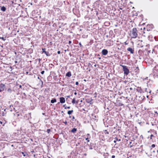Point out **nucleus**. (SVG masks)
I'll list each match as a JSON object with an SVG mask.
<instances>
[{"label": "nucleus", "mask_w": 158, "mask_h": 158, "mask_svg": "<svg viewBox=\"0 0 158 158\" xmlns=\"http://www.w3.org/2000/svg\"><path fill=\"white\" fill-rule=\"evenodd\" d=\"M123 68V70L124 72V73L126 75H127L129 73V70L127 67L124 65H122Z\"/></svg>", "instance_id": "obj_3"}, {"label": "nucleus", "mask_w": 158, "mask_h": 158, "mask_svg": "<svg viewBox=\"0 0 158 158\" xmlns=\"http://www.w3.org/2000/svg\"><path fill=\"white\" fill-rule=\"evenodd\" d=\"M5 85L2 83L0 84V92L3 91L4 90Z\"/></svg>", "instance_id": "obj_5"}, {"label": "nucleus", "mask_w": 158, "mask_h": 158, "mask_svg": "<svg viewBox=\"0 0 158 158\" xmlns=\"http://www.w3.org/2000/svg\"><path fill=\"white\" fill-rule=\"evenodd\" d=\"M76 103H78V102H76Z\"/></svg>", "instance_id": "obj_58"}, {"label": "nucleus", "mask_w": 158, "mask_h": 158, "mask_svg": "<svg viewBox=\"0 0 158 158\" xmlns=\"http://www.w3.org/2000/svg\"><path fill=\"white\" fill-rule=\"evenodd\" d=\"M1 10L3 11H5L6 10V8L4 6H1Z\"/></svg>", "instance_id": "obj_12"}, {"label": "nucleus", "mask_w": 158, "mask_h": 158, "mask_svg": "<svg viewBox=\"0 0 158 158\" xmlns=\"http://www.w3.org/2000/svg\"><path fill=\"white\" fill-rule=\"evenodd\" d=\"M87 142H89V139L87 140Z\"/></svg>", "instance_id": "obj_44"}, {"label": "nucleus", "mask_w": 158, "mask_h": 158, "mask_svg": "<svg viewBox=\"0 0 158 158\" xmlns=\"http://www.w3.org/2000/svg\"><path fill=\"white\" fill-rule=\"evenodd\" d=\"M116 44L117 46H119V47H120L121 48H120L119 47L118 48V50H120L121 48V47L122 46V44L120 42H119L118 40H117L116 41Z\"/></svg>", "instance_id": "obj_9"}, {"label": "nucleus", "mask_w": 158, "mask_h": 158, "mask_svg": "<svg viewBox=\"0 0 158 158\" xmlns=\"http://www.w3.org/2000/svg\"><path fill=\"white\" fill-rule=\"evenodd\" d=\"M137 91L139 92L140 93L141 92V89L140 88H139V89H138V90H137Z\"/></svg>", "instance_id": "obj_25"}, {"label": "nucleus", "mask_w": 158, "mask_h": 158, "mask_svg": "<svg viewBox=\"0 0 158 158\" xmlns=\"http://www.w3.org/2000/svg\"><path fill=\"white\" fill-rule=\"evenodd\" d=\"M143 29H144V30H145V29H146L147 31H148V29L146 28L145 27H144L143 28Z\"/></svg>", "instance_id": "obj_34"}, {"label": "nucleus", "mask_w": 158, "mask_h": 158, "mask_svg": "<svg viewBox=\"0 0 158 158\" xmlns=\"http://www.w3.org/2000/svg\"><path fill=\"white\" fill-rule=\"evenodd\" d=\"M64 123L65 125H67V122H66V121H65V122H64Z\"/></svg>", "instance_id": "obj_32"}, {"label": "nucleus", "mask_w": 158, "mask_h": 158, "mask_svg": "<svg viewBox=\"0 0 158 158\" xmlns=\"http://www.w3.org/2000/svg\"><path fill=\"white\" fill-rule=\"evenodd\" d=\"M69 117L70 118H71V116H69Z\"/></svg>", "instance_id": "obj_56"}, {"label": "nucleus", "mask_w": 158, "mask_h": 158, "mask_svg": "<svg viewBox=\"0 0 158 158\" xmlns=\"http://www.w3.org/2000/svg\"><path fill=\"white\" fill-rule=\"evenodd\" d=\"M102 53L103 55H106L107 54L108 51L106 49H104L102 50Z\"/></svg>", "instance_id": "obj_8"}, {"label": "nucleus", "mask_w": 158, "mask_h": 158, "mask_svg": "<svg viewBox=\"0 0 158 158\" xmlns=\"http://www.w3.org/2000/svg\"><path fill=\"white\" fill-rule=\"evenodd\" d=\"M56 102V100L55 98H54L53 99H52L51 101V103H53L55 102Z\"/></svg>", "instance_id": "obj_15"}, {"label": "nucleus", "mask_w": 158, "mask_h": 158, "mask_svg": "<svg viewBox=\"0 0 158 158\" xmlns=\"http://www.w3.org/2000/svg\"><path fill=\"white\" fill-rule=\"evenodd\" d=\"M114 42L112 40H107L106 42V45L108 46H111L113 44Z\"/></svg>", "instance_id": "obj_4"}, {"label": "nucleus", "mask_w": 158, "mask_h": 158, "mask_svg": "<svg viewBox=\"0 0 158 158\" xmlns=\"http://www.w3.org/2000/svg\"><path fill=\"white\" fill-rule=\"evenodd\" d=\"M70 97V96H67V97H68V98H69Z\"/></svg>", "instance_id": "obj_48"}, {"label": "nucleus", "mask_w": 158, "mask_h": 158, "mask_svg": "<svg viewBox=\"0 0 158 158\" xmlns=\"http://www.w3.org/2000/svg\"><path fill=\"white\" fill-rule=\"evenodd\" d=\"M115 157V156L114 155H113L112 156V158H114Z\"/></svg>", "instance_id": "obj_36"}, {"label": "nucleus", "mask_w": 158, "mask_h": 158, "mask_svg": "<svg viewBox=\"0 0 158 158\" xmlns=\"http://www.w3.org/2000/svg\"><path fill=\"white\" fill-rule=\"evenodd\" d=\"M74 94L75 95H76L77 94V93L76 92H75Z\"/></svg>", "instance_id": "obj_45"}, {"label": "nucleus", "mask_w": 158, "mask_h": 158, "mask_svg": "<svg viewBox=\"0 0 158 158\" xmlns=\"http://www.w3.org/2000/svg\"><path fill=\"white\" fill-rule=\"evenodd\" d=\"M47 131L48 133H49L51 131L50 129H48Z\"/></svg>", "instance_id": "obj_24"}, {"label": "nucleus", "mask_w": 158, "mask_h": 158, "mask_svg": "<svg viewBox=\"0 0 158 158\" xmlns=\"http://www.w3.org/2000/svg\"><path fill=\"white\" fill-rule=\"evenodd\" d=\"M104 131L105 134H109V132L107 131L106 130H104Z\"/></svg>", "instance_id": "obj_20"}, {"label": "nucleus", "mask_w": 158, "mask_h": 158, "mask_svg": "<svg viewBox=\"0 0 158 158\" xmlns=\"http://www.w3.org/2000/svg\"><path fill=\"white\" fill-rule=\"evenodd\" d=\"M151 90H150L149 92V93H151Z\"/></svg>", "instance_id": "obj_50"}, {"label": "nucleus", "mask_w": 158, "mask_h": 158, "mask_svg": "<svg viewBox=\"0 0 158 158\" xmlns=\"http://www.w3.org/2000/svg\"><path fill=\"white\" fill-rule=\"evenodd\" d=\"M153 136H154V135H152V134L151 135H150V139H152V137H153Z\"/></svg>", "instance_id": "obj_28"}, {"label": "nucleus", "mask_w": 158, "mask_h": 158, "mask_svg": "<svg viewBox=\"0 0 158 158\" xmlns=\"http://www.w3.org/2000/svg\"><path fill=\"white\" fill-rule=\"evenodd\" d=\"M71 75H72L70 72H69L66 74V76L69 77H70Z\"/></svg>", "instance_id": "obj_13"}, {"label": "nucleus", "mask_w": 158, "mask_h": 158, "mask_svg": "<svg viewBox=\"0 0 158 158\" xmlns=\"http://www.w3.org/2000/svg\"><path fill=\"white\" fill-rule=\"evenodd\" d=\"M86 136H87V137H88V138H89V139H90L91 138V136H90L89 134H87L86 135Z\"/></svg>", "instance_id": "obj_22"}, {"label": "nucleus", "mask_w": 158, "mask_h": 158, "mask_svg": "<svg viewBox=\"0 0 158 158\" xmlns=\"http://www.w3.org/2000/svg\"><path fill=\"white\" fill-rule=\"evenodd\" d=\"M125 43V44L126 45H127V44H128V43H127L126 42H125V43Z\"/></svg>", "instance_id": "obj_43"}, {"label": "nucleus", "mask_w": 158, "mask_h": 158, "mask_svg": "<svg viewBox=\"0 0 158 158\" xmlns=\"http://www.w3.org/2000/svg\"><path fill=\"white\" fill-rule=\"evenodd\" d=\"M44 71H41V73L42 74H44Z\"/></svg>", "instance_id": "obj_30"}, {"label": "nucleus", "mask_w": 158, "mask_h": 158, "mask_svg": "<svg viewBox=\"0 0 158 158\" xmlns=\"http://www.w3.org/2000/svg\"><path fill=\"white\" fill-rule=\"evenodd\" d=\"M63 107H64L65 109H70V106H67L65 104L63 105Z\"/></svg>", "instance_id": "obj_16"}, {"label": "nucleus", "mask_w": 158, "mask_h": 158, "mask_svg": "<svg viewBox=\"0 0 158 158\" xmlns=\"http://www.w3.org/2000/svg\"><path fill=\"white\" fill-rule=\"evenodd\" d=\"M79 44L80 45L81 47H82V45H81V43H79Z\"/></svg>", "instance_id": "obj_42"}, {"label": "nucleus", "mask_w": 158, "mask_h": 158, "mask_svg": "<svg viewBox=\"0 0 158 158\" xmlns=\"http://www.w3.org/2000/svg\"><path fill=\"white\" fill-rule=\"evenodd\" d=\"M155 147V145L154 144H153L152 145V148H154Z\"/></svg>", "instance_id": "obj_29"}, {"label": "nucleus", "mask_w": 158, "mask_h": 158, "mask_svg": "<svg viewBox=\"0 0 158 158\" xmlns=\"http://www.w3.org/2000/svg\"><path fill=\"white\" fill-rule=\"evenodd\" d=\"M139 69L138 66L136 67V69H135V71L136 72H139Z\"/></svg>", "instance_id": "obj_18"}, {"label": "nucleus", "mask_w": 158, "mask_h": 158, "mask_svg": "<svg viewBox=\"0 0 158 158\" xmlns=\"http://www.w3.org/2000/svg\"><path fill=\"white\" fill-rule=\"evenodd\" d=\"M115 140H114V143H116V141L118 140V139L117 137H115Z\"/></svg>", "instance_id": "obj_23"}, {"label": "nucleus", "mask_w": 158, "mask_h": 158, "mask_svg": "<svg viewBox=\"0 0 158 158\" xmlns=\"http://www.w3.org/2000/svg\"><path fill=\"white\" fill-rule=\"evenodd\" d=\"M94 66L95 67H96V64H95V65H94Z\"/></svg>", "instance_id": "obj_52"}, {"label": "nucleus", "mask_w": 158, "mask_h": 158, "mask_svg": "<svg viewBox=\"0 0 158 158\" xmlns=\"http://www.w3.org/2000/svg\"><path fill=\"white\" fill-rule=\"evenodd\" d=\"M7 91L8 92L11 93V92L12 90L10 88H9L7 89Z\"/></svg>", "instance_id": "obj_19"}, {"label": "nucleus", "mask_w": 158, "mask_h": 158, "mask_svg": "<svg viewBox=\"0 0 158 158\" xmlns=\"http://www.w3.org/2000/svg\"><path fill=\"white\" fill-rule=\"evenodd\" d=\"M38 79H40V77H38Z\"/></svg>", "instance_id": "obj_54"}, {"label": "nucleus", "mask_w": 158, "mask_h": 158, "mask_svg": "<svg viewBox=\"0 0 158 158\" xmlns=\"http://www.w3.org/2000/svg\"><path fill=\"white\" fill-rule=\"evenodd\" d=\"M157 91L158 92V89L157 90Z\"/></svg>", "instance_id": "obj_60"}, {"label": "nucleus", "mask_w": 158, "mask_h": 158, "mask_svg": "<svg viewBox=\"0 0 158 158\" xmlns=\"http://www.w3.org/2000/svg\"><path fill=\"white\" fill-rule=\"evenodd\" d=\"M15 62L16 63H17V61H15Z\"/></svg>", "instance_id": "obj_57"}, {"label": "nucleus", "mask_w": 158, "mask_h": 158, "mask_svg": "<svg viewBox=\"0 0 158 158\" xmlns=\"http://www.w3.org/2000/svg\"><path fill=\"white\" fill-rule=\"evenodd\" d=\"M152 25H148V26H147V27H151V28H152Z\"/></svg>", "instance_id": "obj_26"}, {"label": "nucleus", "mask_w": 158, "mask_h": 158, "mask_svg": "<svg viewBox=\"0 0 158 158\" xmlns=\"http://www.w3.org/2000/svg\"><path fill=\"white\" fill-rule=\"evenodd\" d=\"M60 51H58L57 52V53H58V54H60Z\"/></svg>", "instance_id": "obj_40"}, {"label": "nucleus", "mask_w": 158, "mask_h": 158, "mask_svg": "<svg viewBox=\"0 0 158 158\" xmlns=\"http://www.w3.org/2000/svg\"><path fill=\"white\" fill-rule=\"evenodd\" d=\"M85 101L87 103H89L90 104H92L93 103L92 102L93 99L91 98L90 99H86Z\"/></svg>", "instance_id": "obj_7"}, {"label": "nucleus", "mask_w": 158, "mask_h": 158, "mask_svg": "<svg viewBox=\"0 0 158 158\" xmlns=\"http://www.w3.org/2000/svg\"><path fill=\"white\" fill-rule=\"evenodd\" d=\"M10 111H12V110L11 109H10Z\"/></svg>", "instance_id": "obj_55"}, {"label": "nucleus", "mask_w": 158, "mask_h": 158, "mask_svg": "<svg viewBox=\"0 0 158 158\" xmlns=\"http://www.w3.org/2000/svg\"><path fill=\"white\" fill-rule=\"evenodd\" d=\"M118 140V141H120L121 140H120V139H119Z\"/></svg>", "instance_id": "obj_51"}, {"label": "nucleus", "mask_w": 158, "mask_h": 158, "mask_svg": "<svg viewBox=\"0 0 158 158\" xmlns=\"http://www.w3.org/2000/svg\"><path fill=\"white\" fill-rule=\"evenodd\" d=\"M155 113H156V114H158V113H157V111L155 112Z\"/></svg>", "instance_id": "obj_49"}, {"label": "nucleus", "mask_w": 158, "mask_h": 158, "mask_svg": "<svg viewBox=\"0 0 158 158\" xmlns=\"http://www.w3.org/2000/svg\"><path fill=\"white\" fill-rule=\"evenodd\" d=\"M60 102L61 103H64L65 102V99L64 97H61L60 98Z\"/></svg>", "instance_id": "obj_10"}, {"label": "nucleus", "mask_w": 158, "mask_h": 158, "mask_svg": "<svg viewBox=\"0 0 158 158\" xmlns=\"http://www.w3.org/2000/svg\"><path fill=\"white\" fill-rule=\"evenodd\" d=\"M19 87L20 88H21L22 87V85H20L19 86Z\"/></svg>", "instance_id": "obj_46"}, {"label": "nucleus", "mask_w": 158, "mask_h": 158, "mask_svg": "<svg viewBox=\"0 0 158 158\" xmlns=\"http://www.w3.org/2000/svg\"><path fill=\"white\" fill-rule=\"evenodd\" d=\"M89 139H90L89 138H88V137L85 138V139L86 140H88Z\"/></svg>", "instance_id": "obj_35"}, {"label": "nucleus", "mask_w": 158, "mask_h": 158, "mask_svg": "<svg viewBox=\"0 0 158 158\" xmlns=\"http://www.w3.org/2000/svg\"><path fill=\"white\" fill-rule=\"evenodd\" d=\"M77 131V129L76 128H73L72 130L71 131V132L72 133H74L76 132Z\"/></svg>", "instance_id": "obj_14"}, {"label": "nucleus", "mask_w": 158, "mask_h": 158, "mask_svg": "<svg viewBox=\"0 0 158 158\" xmlns=\"http://www.w3.org/2000/svg\"><path fill=\"white\" fill-rule=\"evenodd\" d=\"M138 45L141 48L143 47L145 45V44L144 42H143L142 40H139Z\"/></svg>", "instance_id": "obj_6"}, {"label": "nucleus", "mask_w": 158, "mask_h": 158, "mask_svg": "<svg viewBox=\"0 0 158 158\" xmlns=\"http://www.w3.org/2000/svg\"><path fill=\"white\" fill-rule=\"evenodd\" d=\"M147 89V88H145V92H148Z\"/></svg>", "instance_id": "obj_38"}, {"label": "nucleus", "mask_w": 158, "mask_h": 158, "mask_svg": "<svg viewBox=\"0 0 158 158\" xmlns=\"http://www.w3.org/2000/svg\"><path fill=\"white\" fill-rule=\"evenodd\" d=\"M72 102V103L73 104H74V103H75V98H73V99Z\"/></svg>", "instance_id": "obj_21"}, {"label": "nucleus", "mask_w": 158, "mask_h": 158, "mask_svg": "<svg viewBox=\"0 0 158 158\" xmlns=\"http://www.w3.org/2000/svg\"><path fill=\"white\" fill-rule=\"evenodd\" d=\"M137 30L136 28H133L132 31L131 32L130 36L131 38H135L137 35Z\"/></svg>", "instance_id": "obj_1"}, {"label": "nucleus", "mask_w": 158, "mask_h": 158, "mask_svg": "<svg viewBox=\"0 0 158 158\" xmlns=\"http://www.w3.org/2000/svg\"><path fill=\"white\" fill-rule=\"evenodd\" d=\"M145 36L144 35H142V36L143 37H145Z\"/></svg>", "instance_id": "obj_47"}, {"label": "nucleus", "mask_w": 158, "mask_h": 158, "mask_svg": "<svg viewBox=\"0 0 158 158\" xmlns=\"http://www.w3.org/2000/svg\"><path fill=\"white\" fill-rule=\"evenodd\" d=\"M150 36H148V40H149L150 39Z\"/></svg>", "instance_id": "obj_37"}, {"label": "nucleus", "mask_w": 158, "mask_h": 158, "mask_svg": "<svg viewBox=\"0 0 158 158\" xmlns=\"http://www.w3.org/2000/svg\"><path fill=\"white\" fill-rule=\"evenodd\" d=\"M0 97H1V95H0Z\"/></svg>", "instance_id": "obj_61"}, {"label": "nucleus", "mask_w": 158, "mask_h": 158, "mask_svg": "<svg viewBox=\"0 0 158 158\" xmlns=\"http://www.w3.org/2000/svg\"><path fill=\"white\" fill-rule=\"evenodd\" d=\"M42 53H44L47 56H49L52 54V53L49 52V49L46 51V49L45 48H42Z\"/></svg>", "instance_id": "obj_2"}, {"label": "nucleus", "mask_w": 158, "mask_h": 158, "mask_svg": "<svg viewBox=\"0 0 158 158\" xmlns=\"http://www.w3.org/2000/svg\"><path fill=\"white\" fill-rule=\"evenodd\" d=\"M127 50L128 51H130L131 53H134V50L132 49V48H128L127 49Z\"/></svg>", "instance_id": "obj_11"}, {"label": "nucleus", "mask_w": 158, "mask_h": 158, "mask_svg": "<svg viewBox=\"0 0 158 158\" xmlns=\"http://www.w3.org/2000/svg\"><path fill=\"white\" fill-rule=\"evenodd\" d=\"M157 152L158 153V150H157Z\"/></svg>", "instance_id": "obj_59"}, {"label": "nucleus", "mask_w": 158, "mask_h": 158, "mask_svg": "<svg viewBox=\"0 0 158 158\" xmlns=\"http://www.w3.org/2000/svg\"><path fill=\"white\" fill-rule=\"evenodd\" d=\"M78 81H77L76 82V85H78Z\"/></svg>", "instance_id": "obj_33"}, {"label": "nucleus", "mask_w": 158, "mask_h": 158, "mask_svg": "<svg viewBox=\"0 0 158 158\" xmlns=\"http://www.w3.org/2000/svg\"><path fill=\"white\" fill-rule=\"evenodd\" d=\"M73 112V110H69L68 112V114H69V115H70V114H71Z\"/></svg>", "instance_id": "obj_17"}, {"label": "nucleus", "mask_w": 158, "mask_h": 158, "mask_svg": "<svg viewBox=\"0 0 158 158\" xmlns=\"http://www.w3.org/2000/svg\"><path fill=\"white\" fill-rule=\"evenodd\" d=\"M2 40H4V38H3V37H2Z\"/></svg>", "instance_id": "obj_53"}, {"label": "nucleus", "mask_w": 158, "mask_h": 158, "mask_svg": "<svg viewBox=\"0 0 158 158\" xmlns=\"http://www.w3.org/2000/svg\"><path fill=\"white\" fill-rule=\"evenodd\" d=\"M93 43V40H91V41H90V42L89 43H90V44H92Z\"/></svg>", "instance_id": "obj_31"}, {"label": "nucleus", "mask_w": 158, "mask_h": 158, "mask_svg": "<svg viewBox=\"0 0 158 158\" xmlns=\"http://www.w3.org/2000/svg\"><path fill=\"white\" fill-rule=\"evenodd\" d=\"M22 154H23V155L24 156H26V155H27V154H26V153H25L23 152H22Z\"/></svg>", "instance_id": "obj_27"}, {"label": "nucleus", "mask_w": 158, "mask_h": 158, "mask_svg": "<svg viewBox=\"0 0 158 158\" xmlns=\"http://www.w3.org/2000/svg\"><path fill=\"white\" fill-rule=\"evenodd\" d=\"M71 43V41H69V44H70Z\"/></svg>", "instance_id": "obj_41"}, {"label": "nucleus", "mask_w": 158, "mask_h": 158, "mask_svg": "<svg viewBox=\"0 0 158 158\" xmlns=\"http://www.w3.org/2000/svg\"><path fill=\"white\" fill-rule=\"evenodd\" d=\"M75 118L74 116H73L72 117V120H73V119H74Z\"/></svg>", "instance_id": "obj_39"}]
</instances>
